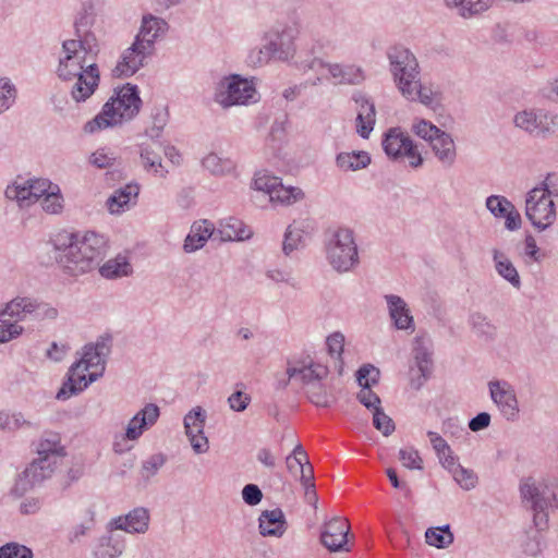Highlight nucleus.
<instances>
[{
  "label": "nucleus",
  "instance_id": "a18cd8bd",
  "mask_svg": "<svg viewBox=\"0 0 558 558\" xmlns=\"http://www.w3.org/2000/svg\"><path fill=\"white\" fill-rule=\"evenodd\" d=\"M521 493L523 498L531 499L533 501V508L536 511L537 508L543 509L542 500L545 499V492L541 490L531 480L525 481L521 486Z\"/></svg>",
  "mask_w": 558,
  "mask_h": 558
},
{
  "label": "nucleus",
  "instance_id": "a211bd4d",
  "mask_svg": "<svg viewBox=\"0 0 558 558\" xmlns=\"http://www.w3.org/2000/svg\"><path fill=\"white\" fill-rule=\"evenodd\" d=\"M486 205L495 216L504 217L506 219V227L509 230L520 228L521 216L509 201L499 196H490L488 197Z\"/></svg>",
  "mask_w": 558,
  "mask_h": 558
},
{
  "label": "nucleus",
  "instance_id": "864d4df0",
  "mask_svg": "<svg viewBox=\"0 0 558 558\" xmlns=\"http://www.w3.org/2000/svg\"><path fill=\"white\" fill-rule=\"evenodd\" d=\"M373 423L374 426L381 432L385 436L393 432L395 425L391 418L380 411V408L373 411Z\"/></svg>",
  "mask_w": 558,
  "mask_h": 558
},
{
  "label": "nucleus",
  "instance_id": "603ef678",
  "mask_svg": "<svg viewBox=\"0 0 558 558\" xmlns=\"http://www.w3.org/2000/svg\"><path fill=\"white\" fill-rule=\"evenodd\" d=\"M453 477L456 482L464 489H471L476 485V475L464 468L458 466L453 470Z\"/></svg>",
  "mask_w": 558,
  "mask_h": 558
},
{
  "label": "nucleus",
  "instance_id": "412c9836",
  "mask_svg": "<svg viewBox=\"0 0 558 558\" xmlns=\"http://www.w3.org/2000/svg\"><path fill=\"white\" fill-rule=\"evenodd\" d=\"M166 29V23L155 16H144L143 24L140 34L136 37L135 43L137 46H142L145 49L153 51L154 40L163 33Z\"/></svg>",
  "mask_w": 558,
  "mask_h": 558
},
{
  "label": "nucleus",
  "instance_id": "f704fd0d",
  "mask_svg": "<svg viewBox=\"0 0 558 558\" xmlns=\"http://www.w3.org/2000/svg\"><path fill=\"white\" fill-rule=\"evenodd\" d=\"M43 209L50 215L60 214L63 209V197L60 187L50 182L49 191L41 198Z\"/></svg>",
  "mask_w": 558,
  "mask_h": 558
},
{
  "label": "nucleus",
  "instance_id": "58836bf2",
  "mask_svg": "<svg viewBox=\"0 0 558 558\" xmlns=\"http://www.w3.org/2000/svg\"><path fill=\"white\" fill-rule=\"evenodd\" d=\"M514 122L517 126L529 132H539L549 129L548 124L544 123L543 120L532 111H523L517 114Z\"/></svg>",
  "mask_w": 558,
  "mask_h": 558
},
{
  "label": "nucleus",
  "instance_id": "338daca9",
  "mask_svg": "<svg viewBox=\"0 0 558 558\" xmlns=\"http://www.w3.org/2000/svg\"><path fill=\"white\" fill-rule=\"evenodd\" d=\"M257 460L270 469L276 465V458L268 448H263L257 452Z\"/></svg>",
  "mask_w": 558,
  "mask_h": 558
},
{
  "label": "nucleus",
  "instance_id": "680f3d73",
  "mask_svg": "<svg viewBox=\"0 0 558 558\" xmlns=\"http://www.w3.org/2000/svg\"><path fill=\"white\" fill-rule=\"evenodd\" d=\"M25 423L22 421L21 415L12 414L7 412H0V428L13 430L21 427Z\"/></svg>",
  "mask_w": 558,
  "mask_h": 558
},
{
  "label": "nucleus",
  "instance_id": "9b49d317",
  "mask_svg": "<svg viewBox=\"0 0 558 558\" xmlns=\"http://www.w3.org/2000/svg\"><path fill=\"white\" fill-rule=\"evenodd\" d=\"M35 314L38 318H54L57 310L44 303H36L27 298H17L9 302L0 316L8 315L11 318L24 319Z\"/></svg>",
  "mask_w": 558,
  "mask_h": 558
},
{
  "label": "nucleus",
  "instance_id": "6e6d98bb",
  "mask_svg": "<svg viewBox=\"0 0 558 558\" xmlns=\"http://www.w3.org/2000/svg\"><path fill=\"white\" fill-rule=\"evenodd\" d=\"M15 97V89L5 80L0 81V112L7 109Z\"/></svg>",
  "mask_w": 558,
  "mask_h": 558
},
{
  "label": "nucleus",
  "instance_id": "2f4dec72",
  "mask_svg": "<svg viewBox=\"0 0 558 558\" xmlns=\"http://www.w3.org/2000/svg\"><path fill=\"white\" fill-rule=\"evenodd\" d=\"M371 162L369 156L364 151L341 153L337 157V165L344 171H355L365 168Z\"/></svg>",
  "mask_w": 558,
  "mask_h": 558
},
{
  "label": "nucleus",
  "instance_id": "8fccbe9b",
  "mask_svg": "<svg viewBox=\"0 0 558 558\" xmlns=\"http://www.w3.org/2000/svg\"><path fill=\"white\" fill-rule=\"evenodd\" d=\"M33 554L26 546L10 543L0 548V558H32Z\"/></svg>",
  "mask_w": 558,
  "mask_h": 558
},
{
  "label": "nucleus",
  "instance_id": "4d7b16f0",
  "mask_svg": "<svg viewBox=\"0 0 558 558\" xmlns=\"http://www.w3.org/2000/svg\"><path fill=\"white\" fill-rule=\"evenodd\" d=\"M403 96L411 100L418 99L424 105H430L434 99V93L429 88L423 87L420 83L416 88H413L412 93L403 94Z\"/></svg>",
  "mask_w": 558,
  "mask_h": 558
},
{
  "label": "nucleus",
  "instance_id": "5701e85b",
  "mask_svg": "<svg viewBox=\"0 0 558 558\" xmlns=\"http://www.w3.org/2000/svg\"><path fill=\"white\" fill-rule=\"evenodd\" d=\"M108 349L105 343L88 344L84 348L83 355L80 361L90 368L89 380H96L104 371L102 356Z\"/></svg>",
  "mask_w": 558,
  "mask_h": 558
},
{
  "label": "nucleus",
  "instance_id": "a19ab883",
  "mask_svg": "<svg viewBox=\"0 0 558 558\" xmlns=\"http://www.w3.org/2000/svg\"><path fill=\"white\" fill-rule=\"evenodd\" d=\"M425 537L429 545L437 548H444L453 542V535L450 532L449 526L429 529L426 531Z\"/></svg>",
  "mask_w": 558,
  "mask_h": 558
},
{
  "label": "nucleus",
  "instance_id": "f3484780",
  "mask_svg": "<svg viewBox=\"0 0 558 558\" xmlns=\"http://www.w3.org/2000/svg\"><path fill=\"white\" fill-rule=\"evenodd\" d=\"M151 51L134 43L122 56L121 61L113 70V74L118 77L133 75L142 65L144 59Z\"/></svg>",
  "mask_w": 558,
  "mask_h": 558
},
{
  "label": "nucleus",
  "instance_id": "cd10ccee",
  "mask_svg": "<svg viewBox=\"0 0 558 558\" xmlns=\"http://www.w3.org/2000/svg\"><path fill=\"white\" fill-rule=\"evenodd\" d=\"M214 228L207 220L195 222L191 232L186 236L184 250L193 252L204 246L205 242L211 236Z\"/></svg>",
  "mask_w": 558,
  "mask_h": 558
},
{
  "label": "nucleus",
  "instance_id": "dca6fc26",
  "mask_svg": "<svg viewBox=\"0 0 558 558\" xmlns=\"http://www.w3.org/2000/svg\"><path fill=\"white\" fill-rule=\"evenodd\" d=\"M204 422L205 416L199 409L190 412L184 418L186 435L196 452H204L208 448V440L203 432Z\"/></svg>",
  "mask_w": 558,
  "mask_h": 558
},
{
  "label": "nucleus",
  "instance_id": "bb28decb",
  "mask_svg": "<svg viewBox=\"0 0 558 558\" xmlns=\"http://www.w3.org/2000/svg\"><path fill=\"white\" fill-rule=\"evenodd\" d=\"M390 317L398 329H408L413 325V318L409 313V308L403 300L397 295L386 296Z\"/></svg>",
  "mask_w": 558,
  "mask_h": 558
},
{
  "label": "nucleus",
  "instance_id": "c756f323",
  "mask_svg": "<svg viewBox=\"0 0 558 558\" xmlns=\"http://www.w3.org/2000/svg\"><path fill=\"white\" fill-rule=\"evenodd\" d=\"M429 144L440 161L451 163L454 160L456 147L453 140L444 131H441Z\"/></svg>",
  "mask_w": 558,
  "mask_h": 558
},
{
  "label": "nucleus",
  "instance_id": "5fc2aeb1",
  "mask_svg": "<svg viewBox=\"0 0 558 558\" xmlns=\"http://www.w3.org/2000/svg\"><path fill=\"white\" fill-rule=\"evenodd\" d=\"M121 553V546L112 544L111 539H102L96 549L97 558H116Z\"/></svg>",
  "mask_w": 558,
  "mask_h": 558
},
{
  "label": "nucleus",
  "instance_id": "9d476101",
  "mask_svg": "<svg viewBox=\"0 0 558 558\" xmlns=\"http://www.w3.org/2000/svg\"><path fill=\"white\" fill-rule=\"evenodd\" d=\"M350 530L351 525L347 518L332 517L322 526L320 543L329 551L349 550L347 544Z\"/></svg>",
  "mask_w": 558,
  "mask_h": 558
},
{
  "label": "nucleus",
  "instance_id": "69168bd1",
  "mask_svg": "<svg viewBox=\"0 0 558 558\" xmlns=\"http://www.w3.org/2000/svg\"><path fill=\"white\" fill-rule=\"evenodd\" d=\"M490 416L487 413H480L477 416L472 418L469 423V427L473 432L481 430L489 425Z\"/></svg>",
  "mask_w": 558,
  "mask_h": 558
},
{
  "label": "nucleus",
  "instance_id": "423d86ee",
  "mask_svg": "<svg viewBox=\"0 0 558 558\" xmlns=\"http://www.w3.org/2000/svg\"><path fill=\"white\" fill-rule=\"evenodd\" d=\"M385 153L392 159L407 160L416 168L422 165L423 158L411 137L400 129H390L383 141Z\"/></svg>",
  "mask_w": 558,
  "mask_h": 558
},
{
  "label": "nucleus",
  "instance_id": "4468645a",
  "mask_svg": "<svg viewBox=\"0 0 558 558\" xmlns=\"http://www.w3.org/2000/svg\"><path fill=\"white\" fill-rule=\"evenodd\" d=\"M85 362H76L70 369L68 381L57 393L58 399H66L71 395L82 391L89 383L90 368L84 364Z\"/></svg>",
  "mask_w": 558,
  "mask_h": 558
},
{
  "label": "nucleus",
  "instance_id": "aec40b11",
  "mask_svg": "<svg viewBox=\"0 0 558 558\" xmlns=\"http://www.w3.org/2000/svg\"><path fill=\"white\" fill-rule=\"evenodd\" d=\"M490 395L501 412L511 417L518 412V402L512 389L506 383H490Z\"/></svg>",
  "mask_w": 558,
  "mask_h": 558
},
{
  "label": "nucleus",
  "instance_id": "49530a36",
  "mask_svg": "<svg viewBox=\"0 0 558 558\" xmlns=\"http://www.w3.org/2000/svg\"><path fill=\"white\" fill-rule=\"evenodd\" d=\"M328 353L331 357L339 362V373L342 372V362L340 360L344 348V336L340 332H335L327 338Z\"/></svg>",
  "mask_w": 558,
  "mask_h": 558
},
{
  "label": "nucleus",
  "instance_id": "c9c22d12",
  "mask_svg": "<svg viewBox=\"0 0 558 558\" xmlns=\"http://www.w3.org/2000/svg\"><path fill=\"white\" fill-rule=\"evenodd\" d=\"M271 202L282 205H292L304 198V193L300 187L284 186L280 181V185L276 187L272 195L269 196Z\"/></svg>",
  "mask_w": 558,
  "mask_h": 558
},
{
  "label": "nucleus",
  "instance_id": "37998d69",
  "mask_svg": "<svg viewBox=\"0 0 558 558\" xmlns=\"http://www.w3.org/2000/svg\"><path fill=\"white\" fill-rule=\"evenodd\" d=\"M496 269L497 271L512 284L518 286L519 275L512 263L505 257L502 254H495Z\"/></svg>",
  "mask_w": 558,
  "mask_h": 558
},
{
  "label": "nucleus",
  "instance_id": "b1692460",
  "mask_svg": "<svg viewBox=\"0 0 558 558\" xmlns=\"http://www.w3.org/2000/svg\"><path fill=\"white\" fill-rule=\"evenodd\" d=\"M159 416V409L154 404L146 405L137 413L129 423L126 428V437L134 440L141 436L143 429L156 422Z\"/></svg>",
  "mask_w": 558,
  "mask_h": 558
},
{
  "label": "nucleus",
  "instance_id": "72a5a7b5",
  "mask_svg": "<svg viewBox=\"0 0 558 558\" xmlns=\"http://www.w3.org/2000/svg\"><path fill=\"white\" fill-rule=\"evenodd\" d=\"M446 3L449 7H457L459 14L466 17L488 9L490 0H446Z\"/></svg>",
  "mask_w": 558,
  "mask_h": 558
},
{
  "label": "nucleus",
  "instance_id": "0e129e2a",
  "mask_svg": "<svg viewBox=\"0 0 558 558\" xmlns=\"http://www.w3.org/2000/svg\"><path fill=\"white\" fill-rule=\"evenodd\" d=\"M242 495H243V499L245 500V502L248 505H252V506L257 505L260 501L262 496H263L260 489L256 485H253V484L246 485L243 488Z\"/></svg>",
  "mask_w": 558,
  "mask_h": 558
},
{
  "label": "nucleus",
  "instance_id": "393cba45",
  "mask_svg": "<svg viewBox=\"0 0 558 558\" xmlns=\"http://www.w3.org/2000/svg\"><path fill=\"white\" fill-rule=\"evenodd\" d=\"M359 105L356 117V132L363 138H367L375 124V107L364 97L355 99Z\"/></svg>",
  "mask_w": 558,
  "mask_h": 558
},
{
  "label": "nucleus",
  "instance_id": "13d9d810",
  "mask_svg": "<svg viewBox=\"0 0 558 558\" xmlns=\"http://www.w3.org/2000/svg\"><path fill=\"white\" fill-rule=\"evenodd\" d=\"M89 160L97 168H107L113 165L116 157L105 149H98L92 154Z\"/></svg>",
  "mask_w": 558,
  "mask_h": 558
},
{
  "label": "nucleus",
  "instance_id": "473e14b6",
  "mask_svg": "<svg viewBox=\"0 0 558 558\" xmlns=\"http://www.w3.org/2000/svg\"><path fill=\"white\" fill-rule=\"evenodd\" d=\"M38 459H45L47 463H54L57 456L63 454V448L60 446L58 435H51L49 438L43 439L37 448Z\"/></svg>",
  "mask_w": 558,
  "mask_h": 558
},
{
  "label": "nucleus",
  "instance_id": "e433bc0d",
  "mask_svg": "<svg viewBox=\"0 0 558 558\" xmlns=\"http://www.w3.org/2000/svg\"><path fill=\"white\" fill-rule=\"evenodd\" d=\"M428 437L440 463L447 469L454 466V458L451 454V449L447 441L441 436L433 432L428 433Z\"/></svg>",
  "mask_w": 558,
  "mask_h": 558
},
{
  "label": "nucleus",
  "instance_id": "c85d7f7f",
  "mask_svg": "<svg viewBox=\"0 0 558 558\" xmlns=\"http://www.w3.org/2000/svg\"><path fill=\"white\" fill-rule=\"evenodd\" d=\"M140 187L135 184H128L114 192L107 202L111 214H120L137 197Z\"/></svg>",
  "mask_w": 558,
  "mask_h": 558
},
{
  "label": "nucleus",
  "instance_id": "ddd939ff",
  "mask_svg": "<svg viewBox=\"0 0 558 558\" xmlns=\"http://www.w3.org/2000/svg\"><path fill=\"white\" fill-rule=\"evenodd\" d=\"M287 468L295 476L300 477L306 493L314 488V470L310 463L307 453L301 445H298L292 454L287 458Z\"/></svg>",
  "mask_w": 558,
  "mask_h": 558
},
{
  "label": "nucleus",
  "instance_id": "774afa93",
  "mask_svg": "<svg viewBox=\"0 0 558 558\" xmlns=\"http://www.w3.org/2000/svg\"><path fill=\"white\" fill-rule=\"evenodd\" d=\"M538 252L536 242L533 236L529 235L525 239V253L526 255L536 259V254Z\"/></svg>",
  "mask_w": 558,
  "mask_h": 558
},
{
  "label": "nucleus",
  "instance_id": "c03bdc74",
  "mask_svg": "<svg viewBox=\"0 0 558 558\" xmlns=\"http://www.w3.org/2000/svg\"><path fill=\"white\" fill-rule=\"evenodd\" d=\"M412 131L429 143L441 132L440 129L424 119H416L412 125Z\"/></svg>",
  "mask_w": 558,
  "mask_h": 558
},
{
  "label": "nucleus",
  "instance_id": "e2e57ef3",
  "mask_svg": "<svg viewBox=\"0 0 558 558\" xmlns=\"http://www.w3.org/2000/svg\"><path fill=\"white\" fill-rule=\"evenodd\" d=\"M23 328L17 324L0 325V343L19 337Z\"/></svg>",
  "mask_w": 558,
  "mask_h": 558
},
{
  "label": "nucleus",
  "instance_id": "6ab92c4d",
  "mask_svg": "<svg viewBox=\"0 0 558 558\" xmlns=\"http://www.w3.org/2000/svg\"><path fill=\"white\" fill-rule=\"evenodd\" d=\"M259 530L263 536H282L287 530V521L282 510L276 508L263 511L259 517Z\"/></svg>",
  "mask_w": 558,
  "mask_h": 558
},
{
  "label": "nucleus",
  "instance_id": "bf43d9fd",
  "mask_svg": "<svg viewBox=\"0 0 558 558\" xmlns=\"http://www.w3.org/2000/svg\"><path fill=\"white\" fill-rule=\"evenodd\" d=\"M250 401V396L241 390L235 391L228 399L230 408L233 411L238 412L244 411L248 405Z\"/></svg>",
  "mask_w": 558,
  "mask_h": 558
},
{
  "label": "nucleus",
  "instance_id": "7c9ffc66",
  "mask_svg": "<svg viewBox=\"0 0 558 558\" xmlns=\"http://www.w3.org/2000/svg\"><path fill=\"white\" fill-rule=\"evenodd\" d=\"M219 232L225 241H242L251 235V230L244 222L235 218H230L221 223Z\"/></svg>",
  "mask_w": 558,
  "mask_h": 558
},
{
  "label": "nucleus",
  "instance_id": "4be33fe9",
  "mask_svg": "<svg viewBox=\"0 0 558 558\" xmlns=\"http://www.w3.org/2000/svg\"><path fill=\"white\" fill-rule=\"evenodd\" d=\"M149 515L143 508L130 512L125 517H119L112 524L116 529L124 530L129 533H144L148 529Z\"/></svg>",
  "mask_w": 558,
  "mask_h": 558
},
{
  "label": "nucleus",
  "instance_id": "f8f14e48",
  "mask_svg": "<svg viewBox=\"0 0 558 558\" xmlns=\"http://www.w3.org/2000/svg\"><path fill=\"white\" fill-rule=\"evenodd\" d=\"M356 379L361 387L357 399L368 410L375 411L380 405V399L372 391V387L378 384L379 371L373 365H364L359 369Z\"/></svg>",
  "mask_w": 558,
  "mask_h": 558
},
{
  "label": "nucleus",
  "instance_id": "052dcab7",
  "mask_svg": "<svg viewBox=\"0 0 558 558\" xmlns=\"http://www.w3.org/2000/svg\"><path fill=\"white\" fill-rule=\"evenodd\" d=\"M301 229L296 228L295 226H290L286 233L283 250L287 253H289L290 251L298 246V243L301 242Z\"/></svg>",
  "mask_w": 558,
  "mask_h": 558
},
{
  "label": "nucleus",
  "instance_id": "0eeeda50",
  "mask_svg": "<svg viewBox=\"0 0 558 558\" xmlns=\"http://www.w3.org/2000/svg\"><path fill=\"white\" fill-rule=\"evenodd\" d=\"M256 96L257 92L253 82L233 75L219 84L216 100L223 107H230L255 101Z\"/></svg>",
  "mask_w": 558,
  "mask_h": 558
},
{
  "label": "nucleus",
  "instance_id": "f257e3e1",
  "mask_svg": "<svg viewBox=\"0 0 558 558\" xmlns=\"http://www.w3.org/2000/svg\"><path fill=\"white\" fill-rule=\"evenodd\" d=\"M97 52L96 39L92 35L65 40L62 45L57 74L62 81H75L71 95L77 102L89 98L99 84Z\"/></svg>",
  "mask_w": 558,
  "mask_h": 558
},
{
  "label": "nucleus",
  "instance_id": "7ed1b4c3",
  "mask_svg": "<svg viewBox=\"0 0 558 558\" xmlns=\"http://www.w3.org/2000/svg\"><path fill=\"white\" fill-rule=\"evenodd\" d=\"M140 107L141 99L136 87L126 84L116 89L114 95L104 105L102 110L85 124L84 131L95 133L121 124L135 117Z\"/></svg>",
  "mask_w": 558,
  "mask_h": 558
},
{
  "label": "nucleus",
  "instance_id": "a878e982",
  "mask_svg": "<svg viewBox=\"0 0 558 558\" xmlns=\"http://www.w3.org/2000/svg\"><path fill=\"white\" fill-rule=\"evenodd\" d=\"M289 377L300 376L304 383L322 380L328 375V367L319 362L310 361L302 366H289L287 369Z\"/></svg>",
  "mask_w": 558,
  "mask_h": 558
},
{
  "label": "nucleus",
  "instance_id": "1a4fd4ad",
  "mask_svg": "<svg viewBox=\"0 0 558 558\" xmlns=\"http://www.w3.org/2000/svg\"><path fill=\"white\" fill-rule=\"evenodd\" d=\"M49 187L50 181L47 179L17 180L8 186L5 194L9 198L15 199L21 207H28L41 201Z\"/></svg>",
  "mask_w": 558,
  "mask_h": 558
},
{
  "label": "nucleus",
  "instance_id": "39448f33",
  "mask_svg": "<svg viewBox=\"0 0 558 558\" xmlns=\"http://www.w3.org/2000/svg\"><path fill=\"white\" fill-rule=\"evenodd\" d=\"M330 264L338 271H348L357 263V248L350 229L339 228L332 234L327 247Z\"/></svg>",
  "mask_w": 558,
  "mask_h": 558
},
{
  "label": "nucleus",
  "instance_id": "09e8293b",
  "mask_svg": "<svg viewBox=\"0 0 558 558\" xmlns=\"http://www.w3.org/2000/svg\"><path fill=\"white\" fill-rule=\"evenodd\" d=\"M141 158L146 170L160 173V175H162V171H160L162 168L160 156L154 148L145 147L142 150Z\"/></svg>",
  "mask_w": 558,
  "mask_h": 558
},
{
  "label": "nucleus",
  "instance_id": "4c0bfd02",
  "mask_svg": "<svg viewBox=\"0 0 558 558\" xmlns=\"http://www.w3.org/2000/svg\"><path fill=\"white\" fill-rule=\"evenodd\" d=\"M99 271L102 277L112 279L129 275L131 267L125 257L118 256L117 258L109 259L104 264Z\"/></svg>",
  "mask_w": 558,
  "mask_h": 558
},
{
  "label": "nucleus",
  "instance_id": "de8ad7c7",
  "mask_svg": "<svg viewBox=\"0 0 558 558\" xmlns=\"http://www.w3.org/2000/svg\"><path fill=\"white\" fill-rule=\"evenodd\" d=\"M280 178L271 175L267 172L258 173L254 180V186L258 191L267 193L269 196L276 191V187L280 185Z\"/></svg>",
  "mask_w": 558,
  "mask_h": 558
},
{
  "label": "nucleus",
  "instance_id": "3c124183",
  "mask_svg": "<svg viewBox=\"0 0 558 558\" xmlns=\"http://www.w3.org/2000/svg\"><path fill=\"white\" fill-rule=\"evenodd\" d=\"M399 459L403 466L408 469L421 470L423 468V460L418 452L413 448L401 449L399 452Z\"/></svg>",
  "mask_w": 558,
  "mask_h": 558
},
{
  "label": "nucleus",
  "instance_id": "2eb2a0df",
  "mask_svg": "<svg viewBox=\"0 0 558 558\" xmlns=\"http://www.w3.org/2000/svg\"><path fill=\"white\" fill-rule=\"evenodd\" d=\"M51 465V463L45 462V459L34 460L19 477L16 490L24 493L50 476L52 473Z\"/></svg>",
  "mask_w": 558,
  "mask_h": 558
},
{
  "label": "nucleus",
  "instance_id": "ea45409f",
  "mask_svg": "<svg viewBox=\"0 0 558 558\" xmlns=\"http://www.w3.org/2000/svg\"><path fill=\"white\" fill-rule=\"evenodd\" d=\"M328 71L338 83L354 84L363 78L360 69H355L353 66H347L345 69H343L338 64H333L328 65Z\"/></svg>",
  "mask_w": 558,
  "mask_h": 558
},
{
  "label": "nucleus",
  "instance_id": "f03ea898",
  "mask_svg": "<svg viewBox=\"0 0 558 558\" xmlns=\"http://www.w3.org/2000/svg\"><path fill=\"white\" fill-rule=\"evenodd\" d=\"M53 243L56 250L63 251L58 259L64 271L71 276L92 270L100 255V239L94 233L73 241L72 234L63 231L56 235Z\"/></svg>",
  "mask_w": 558,
  "mask_h": 558
},
{
  "label": "nucleus",
  "instance_id": "20e7f679",
  "mask_svg": "<svg viewBox=\"0 0 558 558\" xmlns=\"http://www.w3.org/2000/svg\"><path fill=\"white\" fill-rule=\"evenodd\" d=\"M525 216L538 230H545L556 220V205L546 185L532 189L525 199Z\"/></svg>",
  "mask_w": 558,
  "mask_h": 558
},
{
  "label": "nucleus",
  "instance_id": "6e6552de",
  "mask_svg": "<svg viewBox=\"0 0 558 558\" xmlns=\"http://www.w3.org/2000/svg\"><path fill=\"white\" fill-rule=\"evenodd\" d=\"M393 73L399 81V88L402 94L412 93L418 86L417 62L408 49H395L390 53Z\"/></svg>",
  "mask_w": 558,
  "mask_h": 558
},
{
  "label": "nucleus",
  "instance_id": "79ce46f5",
  "mask_svg": "<svg viewBox=\"0 0 558 558\" xmlns=\"http://www.w3.org/2000/svg\"><path fill=\"white\" fill-rule=\"evenodd\" d=\"M203 166L214 174H223L233 169V162L230 159H222L216 154L206 156Z\"/></svg>",
  "mask_w": 558,
  "mask_h": 558
}]
</instances>
